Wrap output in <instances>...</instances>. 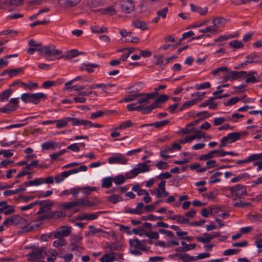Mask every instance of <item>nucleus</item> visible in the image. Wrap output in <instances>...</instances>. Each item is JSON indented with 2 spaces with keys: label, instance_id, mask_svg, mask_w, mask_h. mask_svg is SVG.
<instances>
[{
  "label": "nucleus",
  "instance_id": "nucleus-41",
  "mask_svg": "<svg viewBox=\"0 0 262 262\" xmlns=\"http://www.w3.org/2000/svg\"><path fill=\"white\" fill-rule=\"evenodd\" d=\"M82 238V235L80 233L77 234H72L71 236V242L73 245L77 247V245L81 242Z\"/></svg>",
  "mask_w": 262,
  "mask_h": 262
},
{
  "label": "nucleus",
  "instance_id": "nucleus-51",
  "mask_svg": "<svg viewBox=\"0 0 262 262\" xmlns=\"http://www.w3.org/2000/svg\"><path fill=\"white\" fill-rule=\"evenodd\" d=\"M133 25L135 27L140 29L142 30H145L147 29L146 24L143 21L136 20L133 22Z\"/></svg>",
  "mask_w": 262,
  "mask_h": 262
},
{
  "label": "nucleus",
  "instance_id": "nucleus-50",
  "mask_svg": "<svg viewBox=\"0 0 262 262\" xmlns=\"http://www.w3.org/2000/svg\"><path fill=\"white\" fill-rule=\"evenodd\" d=\"M91 28L92 32L97 33L106 32L108 30L107 28L106 27H101L96 25L92 26Z\"/></svg>",
  "mask_w": 262,
  "mask_h": 262
},
{
  "label": "nucleus",
  "instance_id": "nucleus-5",
  "mask_svg": "<svg viewBox=\"0 0 262 262\" xmlns=\"http://www.w3.org/2000/svg\"><path fill=\"white\" fill-rule=\"evenodd\" d=\"M149 165H147L145 163H139L136 167L125 173V178L128 179L134 178L139 173L147 172L149 171Z\"/></svg>",
  "mask_w": 262,
  "mask_h": 262
},
{
  "label": "nucleus",
  "instance_id": "nucleus-24",
  "mask_svg": "<svg viewBox=\"0 0 262 262\" xmlns=\"http://www.w3.org/2000/svg\"><path fill=\"white\" fill-rule=\"evenodd\" d=\"M134 125V123L131 120H127L121 122L117 126L112 128V130H124L133 127Z\"/></svg>",
  "mask_w": 262,
  "mask_h": 262
},
{
  "label": "nucleus",
  "instance_id": "nucleus-4",
  "mask_svg": "<svg viewBox=\"0 0 262 262\" xmlns=\"http://www.w3.org/2000/svg\"><path fill=\"white\" fill-rule=\"evenodd\" d=\"M38 52L43 56H46L48 61H54L58 56L61 54V51L55 49L54 46H46L39 48Z\"/></svg>",
  "mask_w": 262,
  "mask_h": 262
},
{
  "label": "nucleus",
  "instance_id": "nucleus-20",
  "mask_svg": "<svg viewBox=\"0 0 262 262\" xmlns=\"http://www.w3.org/2000/svg\"><path fill=\"white\" fill-rule=\"evenodd\" d=\"M190 6L192 12L198 13L202 16L206 15L208 12V8L207 7H201L193 4H191Z\"/></svg>",
  "mask_w": 262,
  "mask_h": 262
},
{
  "label": "nucleus",
  "instance_id": "nucleus-15",
  "mask_svg": "<svg viewBox=\"0 0 262 262\" xmlns=\"http://www.w3.org/2000/svg\"><path fill=\"white\" fill-rule=\"evenodd\" d=\"M71 232V227L64 226L54 233V237L56 238H63L68 236Z\"/></svg>",
  "mask_w": 262,
  "mask_h": 262
},
{
  "label": "nucleus",
  "instance_id": "nucleus-32",
  "mask_svg": "<svg viewBox=\"0 0 262 262\" xmlns=\"http://www.w3.org/2000/svg\"><path fill=\"white\" fill-rule=\"evenodd\" d=\"M20 87H23L25 91H32L35 90L38 87L37 83L29 82L28 83L21 82Z\"/></svg>",
  "mask_w": 262,
  "mask_h": 262
},
{
  "label": "nucleus",
  "instance_id": "nucleus-49",
  "mask_svg": "<svg viewBox=\"0 0 262 262\" xmlns=\"http://www.w3.org/2000/svg\"><path fill=\"white\" fill-rule=\"evenodd\" d=\"M113 182V179L112 177H105L102 179V186L108 188L112 186Z\"/></svg>",
  "mask_w": 262,
  "mask_h": 262
},
{
  "label": "nucleus",
  "instance_id": "nucleus-27",
  "mask_svg": "<svg viewBox=\"0 0 262 262\" xmlns=\"http://www.w3.org/2000/svg\"><path fill=\"white\" fill-rule=\"evenodd\" d=\"M145 237H148L149 244H152V239H158L159 237V233L157 231H147L146 232Z\"/></svg>",
  "mask_w": 262,
  "mask_h": 262
},
{
  "label": "nucleus",
  "instance_id": "nucleus-44",
  "mask_svg": "<svg viewBox=\"0 0 262 262\" xmlns=\"http://www.w3.org/2000/svg\"><path fill=\"white\" fill-rule=\"evenodd\" d=\"M250 177V174L247 172H244L243 173H241L236 177L233 178L231 180V183H236L239 182L242 179H249Z\"/></svg>",
  "mask_w": 262,
  "mask_h": 262
},
{
  "label": "nucleus",
  "instance_id": "nucleus-19",
  "mask_svg": "<svg viewBox=\"0 0 262 262\" xmlns=\"http://www.w3.org/2000/svg\"><path fill=\"white\" fill-rule=\"evenodd\" d=\"M89 231L88 233L85 234V235H93L97 233H101L100 236L104 237H106L108 234L106 232L104 231L101 228H97L94 226H90L89 227Z\"/></svg>",
  "mask_w": 262,
  "mask_h": 262
},
{
  "label": "nucleus",
  "instance_id": "nucleus-28",
  "mask_svg": "<svg viewBox=\"0 0 262 262\" xmlns=\"http://www.w3.org/2000/svg\"><path fill=\"white\" fill-rule=\"evenodd\" d=\"M98 217L97 213H83L78 216V219L80 220L92 221L96 220Z\"/></svg>",
  "mask_w": 262,
  "mask_h": 262
},
{
  "label": "nucleus",
  "instance_id": "nucleus-52",
  "mask_svg": "<svg viewBox=\"0 0 262 262\" xmlns=\"http://www.w3.org/2000/svg\"><path fill=\"white\" fill-rule=\"evenodd\" d=\"M256 57V55L255 54H251L246 57L245 63H242L241 67H244L245 66L247 65V63H251L253 62H258V61H254V59Z\"/></svg>",
  "mask_w": 262,
  "mask_h": 262
},
{
  "label": "nucleus",
  "instance_id": "nucleus-38",
  "mask_svg": "<svg viewBox=\"0 0 262 262\" xmlns=\"http://www.w3.org/2000/svg\"><path fill=\"white\" fill-rule=\"evenodd\" d=\"M68 117H64L61 119L55 120V123H56V127L57 128H62L67 126L68 124Z\"/></svg>",
  "mask_w": 262,
  "mask_h": 262
},
{
  "label": "nucleus",
  "instance_id": "nucleus-2",
  "mask_svg": "<svg viewBox=\"0 0 262 262\" xmlns=\"http://www.w3.org/2000/svg\"><path fill=\"white\" fill-rule=\"evenodd\" d=\"M129 252L135 256H140L143 252L147 253L150 247L147 246L144 241H140L137 238H134L129 240Z\"/></svg>",
  "mask_w": 262,
  "mask_h": 262
},
{
  "label": "nucleus",
  "instance_id": "nucleus-9",
  "mask_svg": "<svg viewBox=\"0 0 262 262\" xmlns=\"http://www.w3.org/2000/svg\"><path fill=\"white\" fill-rule=\"evenodd\" d=\"M165 181H161L159 183L158 187L152 192L156 195L157 198L165 197L169 194V192L166 191L165 189Z\"/></svg>",
  "mask_w": 262,
  "mask_h": 262
},
{
  "label": "nucleus",
  "instance_id": "nucleus-12",
  "mask_svg": "<svg viewBox=\"0 0 262 262\" xmlns=\"http://www.w3.org/2000/svg\"><path fill=\"white\" fill-rule=\"evenodd\" d=\"M15 212L14 206L9 205L6 201L0 202V213H4L5 215H9Z\"/></svg>",
  "mask_w": 262,
  "mask_h": 262
},
{
  "label": "nucleus",
  "instance_id": "nucleus-31",
  "mask_svg": "<svg viewBox=\"0 0 262 262\" xmlns=\"http://www.w3.org/2000/svg\"><path fill=\"white\" fill-rule=\"evenodd\" d=\"M76 206L80 207H90L92 206L91 202L85 198H80L76 200Z\"/></svg>",
  "mask_w": 262,
  "mask_h": 262
},
{
  "label": "nucleus",
  "instance_id": "nucleus-10",
  "mask_svg": "<svg viewBox=\"0 0 262 262\" xmlns=\"http://www.w3.org/2000/svg\"><path fill=\"white\" fill-rule=\"evenodd\" d=\"M120 8L122 12L128 14L135 10V7L132 0H121Z\"/></svg>",
  "mask_w": 262,
  "mask_h": 262
},
{
  "label": "nucleus",
  "instance_id": "nucleus-18",
  "mask_svg": "<svg viewBox=\"0 0 262 262\" xmlns=\"http://www.w3.org/2000/svg\"><path fill=\"white\" fill-rule=\"evenodd\" d=\"M226 23V20L223 17L214 18L212 20V27L215 30L216 34L219 33V29L224 27Z\"/></svg>",
  "mask_w": 262,
  "mask_h": 262
},
{
  "label": "nucleus",
  "instance_id": "nucleus-47",
  "mask_svg": "<svg viewBox=\"0 0 262 262\" xmlns=\"http://www.w3.org/2000/svg\"><path fill=\"white\" fill-rule=\"evenodd\" d=\"M228 138L230 142L233 143L240 139V134L238 132H233L227 134Z\"/></svg>",
  "mask_w": 262,
  "mask_h": 262
},
{
  "label": "nucleus",
  "instance_id": "nucleus-6",
  "mask_svg": "<svg viewBox=\"0 0 262 262\" xmlns=\"http://www.w3.org/2000/svg\"><path fill=\"white\" fill-rule=\"evenodd\" d=\"M37 205H40L39 210L36 213V216L34 221H37V218L40 216L50 213L53 203L50 200L36 201Z\"/></svg>",
  "mask_w": 262,
  "mask_h": 262
},
{
  "label": "nucleus",
  "instance_id": "nucleus-58",
  "mask_svg": "<svg viewBox=\"0 0 262 262\" xmlns=\"http://www.w3.org/2000/svg\"><path fill=\"white\" fill-rule=\"evenodd\" d=\"M144 204L142 202L139 203L137 205L135 210L132 211V213L134 214H140L143 213L142 210L144 208Z\"/></svg>",
  "mask_w": 262,
  "mask_h": 262
},
{
  "label": "nucleus",
  "instance_id": "nucleus-40",
  "mask_svg": "<svg viewBox=\"0 0 262 262\" xmlns=\"http://www.w3.org/2000/svg\"><path fill=\"white\" fill-rule=\"evenodd\" d=\"M181 143L174 142L170 146H167L165 148V152H173L176 150H180L181 149Z\"/></svg>",
  "mask_w": 262,
  "mask_h": 262
},
{
  "label": "nucleus",
  "instance_id": "nucleus-11",
  "mask_svg": "<svg viewBox=\"0 0 262 262\" xmlns=\"http://www.w3.org/2000/svg\"><path fill=\"white\" fill-rule=\"evenodd\" d=\"M232 196H238L244 195L247 193L246 186L241 184H237L230 188Z\"/></svg>",
  "mask_w": 262,
  "mask_h": 262
},
{
  "label": "nucleus",
  "instance_id": "nucleus-23",
  "mask_svg": "<svg viewBox=\"0 0 262 262\" xmlns=\"http://www.w3.org/2000/svg\"><path fill=\"white\" fill-rule=\"evenodd\" d=\"M23 70L21 68L7 70L2 72L1 73V76H4L5 75L7 74L9 75V77H13L18 75L23 71Z\"/></svg>",
  "mask_w": 262,
  "mask_h": 262
},
{
  "label": "nucleus",
  "instance_id": "nucleus-3",
  "mask_svg": "<svg viewBox=\"0 0 262 262\" xmlns=\"http://www.w3.org/2000/svg\"><path fill=\"white\" fill-rule=\"evenodd\" d=\"M66 214L61 211H56L55 212H50L43 216H40L37 218V221H32L28 224L29 230L35 229L39 227L42 223L43 221L50 218L57 219L63 217Z\"/></svg>",
  "mask_w": 262,
  "mask_h": 262
},
{
  "label": "nucleus",
  "instance_id": "nucleus-25",
  "mask_svg": "<svg viewBox=\"0 0 262 262\" xmlns=\"http://www.w3.org/2000/svg\"><path fill=\"white\" fill-rule=\"evenodd\" d=\"M59 145L58 142H55L52 140H49L47 142L43 143L41 145V147L42 150H49L50 149H55Z\"/></svg>",
  "mask_w": 262,
  "mask_h": 262
},
{
  "label": "nucleus",
  "instance_id": "nucleus-60",
  "mask_svg": "<svg viewBox=\"0 0 262 262\" xmlns=\"http://www.w3.org/2000/svg\"><path fill=\"white\" fill-rule=\"evenodd\" d=\"M248 157L250 162L256 160H262V152L253 154L249 156Z\"/></svg>",
  "mask_w": 262,
  "mask_h": 262
},
{
  "label": "nucleus",
  "instance_id": "nucleus-8",
  "mask_svg": "<svg viewBox=\"0 0 262 262\" xmlns=\"http://www.w3.org/2000/svg\"><path fill=\"white\" fill-rule=\"evenodd\" d=\"M128 160L123 155L117 153L110 157L107 159V162L110 164H125L127 163Z\"/></svg>",
  "mask_w": 262,
  "mask_h": 262
},
{
  "label": "nucleus",
  "instance_id": "nucleus-64",
  "mask_svg": "<svg viewBox=\"0 0 262 262\" xmlns=\"http://www.w3.org/2000/svg\"><path fill=\"white\" fill-rule=\"evenodd\" d=\"M156 166L159 169H166L169 167L168 163L163 161H158L156 164Z\"/></svg>",
  "mask_w": 262,
  "mask_h": 262
},
{
  "label": "nucleus",
  "instance_id": "nucleus-33",
  "mask_svg": "<svg viewBox=\"0 0 262 262\" xmlns=\"http://www.w3.org/2000/svg\"><path fill=\"white\" fill-rule=\"evenodd\" d=\"M115 258V254L114 252L107 253L100 258V261L101 262H113Z\"/></svg>",
  "mask_w": 262,
  "mask_h": 262
},
{
  "label": "nucleus",
  "instance_id": "nucleus-22",
  "mask_svg": "<svg viewBox=\"0 0 262 262\" xmlns=\"http://www.w3.org/2000/svg\"><path fill=\"white\" fill-rule=\"evenodd\" d=\"M238 36V33L237 32H234L233 33H226L222 35H220L218 37L214 38L213 41L214 42H222L229 39L233 38Z\"/></svg>",
  "mask_w": 262,
  "mask_h": 262
},
{
  "label": "nucleus",
  "instance_id": "nucleus-62",
  "mask_svg": "<svg viewBox=\"0 0 262 262\" xmlns=\"http://www.w3.org/2000/svg\"><path fill=\"white\" fill-rule=\"evenodd\" d=\"M240 100V99L238 97H233L229 99L227 102L225 103V105L226 106H231L233 105L236 103H237Z\"/></svg>",
  "mask_w": 262,
  "mask_h": 262
},
{
  "label": "nucleus",
  "instance_id": "nucleus-34",
  "mask_svg": "<svg viewBox=\"0 0 262 262\" xmlns=\"http://www.w3.org/2000/svg\"><path fill=\"white\" fill-rule=\"evenodd\" d=\"M147 230L144 229L142 227H138L136 228H134L132 230V231L129 232H128V235H131L132 233L138 235L141 237H145L146 232Z\"/></svg>",
  "mask_w": 262,
  "mask_h": 262
},
{
  "label": "nucleus",
  "instance_id": "nucleus-48",
  "mask_svg": "<svg viewBox=\"0 0 262 262\" xmlns=\"http://www.w3.org/2000/svg\"><path fill=\"white\" fill-rule=\"evenodd\" d=\"M107 200L113 204H116L118 202L122 201L123 199L121 195L120 194H113L109 196L107 198Z\"/></svg>",
  "mask_w": 262,
  "mask_h": 262
},
{
  "label": "nucleus",
  "instance_id": "nucleus-45",
  "mask_svg": "<svg viewBox=\"0 0 262 262\" xmlns=\"http://www.w3.org/2000/svg\"><path fill=\"white\" fill-rule=\"evenodd\" d=\"M169 219L176 220L178 224H186L189 222V220L181 215H174L169 217Z\"/></svg>",
  "mask_w": 262,
  "mask_h": 262
},
{
  "label": "nucleus",
  "instance_id": "nucleus-21",
  "mask_svg": "<svg viewBox=\"0 0 262 262\" xmlns=\"http://www.w3.org/2000/svg\"><path fill=\"white\" fill-rule=\"evenodd\" d=\"M46 99V95L42 93H36L32 94L31 103L37 104L41 101H45Z\"/></svg>",
  "mask_w": 262,
  "mask_h": 262
},
{
  "label": "nucleus",
  "instance_id": "nucleus-56",
  "mask_svg": "<svg viewBox=\"0 0 262 262\" xmlns=\"http://www.w3.org/2000/svg\"><path fill=\"white\" fill-rule=\"evenodd\" d=\"M21 100L26 103H31L32 94L23 93L20 96Z\"/></svg>",
  "mask_w": 262,
  "mask_h": 262
},
{
  "label": "nucleus",
  "instance_id": "nucleus-61",
  "mask_svg": "<svg viewBox=\"0 0 262 262\" xmlns=\"http://www.w3.org/2000/svg\"><path fill=\"white\" fill-rule=\"evenodd\" d=\"M219 166V164L215 160H208L206 163L205 166L208 169L216 167Z\"/></svg>",
  "mask_w": 262,
  "mask_h": 262
},
{
  "label": "nucleus",
  "instance_id": "nucleus-16",
  "mask_svg": "<svg viewBox=\"0 0 262 262\" xmlns=\"http://www.w3.org/2000/svg\"><path fill=\"white\" fill-rule=\"evenodd\" d=\"M245 76L246 77L245 81L247 83H254L259 81L258 74L256 71L254 70H251L249 71L246 73Z\"/></svg>",
  "mask_w": 262,
  "mask_h": 262
},
{
  "label": "nucleus",
  "instance_id": "nucleus-42",
  "mask_svg": "<svg viewBox=\"0 0 262 262\" xmlns=\"http://www.w3.org/2000/svg\"><path fill=\"white\" fill-rule=\"evenodd\" d=\"M229 46L234 50L243 49L244 47V44L238 40H233L230 41L229 43Z\"/></svg>",
  "mask_w": 262,
  "mask_h": 262
},
{
  "label": "nucleus",
  "instance_id": "nucleus-7",
  "mask_svg": "<svg viewBox=\"0 0 262 262\" xmlns=\"http://www.w3.org/2000/svg\"><path fill=\"white\" fill-rule=\"evenodd\" d=\"M47 253L45 251V248L35 250L27 254L26 256L27 259L29 261H35L38 260V261L41 262L42 259H45V255Z\"/></svg>",
  "mask_w": 262,
  "mask_h": 262
},
{
  "label": "nucleus",
  "instance_id": "nucleus-59",
  "mask_svg": "<svg viewBox=\"0 0 262 262\" xmlns=\"http://www.w3.org/2000/svg\"><path fill=\"white\" fill-rule=\"evenodd\" d=\"M211 84L209 82H205L195 85L194 88L196 90H205L210 87Z\"/></svg>",
  "mask_w": 262,
  "mask_h": 262
},
{
  "label": "nucleus",
  "instance_id": "nucleus-54",
  "mask_svg": "<svg viewBox=\"0 0 262 262\" xmlns=\"http://www.w3.org/2000/svg\"><path fill=\"white\" fill-rule=\"evenodd\" d=\"M138 98V94H130L125 96V97L121 100L122 102H128L137 99Z\"/></svg>",
  "mask_w": 262,
  "mask_h": 262
},
{
  "label": "nucleus",
  "instance_id": "nucleus-57",
  "mask_svg": "<svg viewBox=\"0 0 262 262\" xmlns=\"http://www.w3.org/2000/svg\"><path fill=\"white\" fill-rule=\"evenodd\" d=\"M12 91L10 89H8L3 92L0 95V100L2 102L4 101L7 99L11 95Z\"/></svg>",
  "mask_w": 262,
  "mask_h": 262
},
{
  "label": "nucleus",
  "instance_id": "nucleus-36",
  "mask_svg": "<svg viewBox=\"0 0 262 262\" xmlns=\"http://www.w3.org/2000/svg\"><path fill=\"white\" fill-rule=\"evenodd\" d=\"M42 181V178H38L33 180L26 181L24 183V184L26 186H37L43 184Z\"/></svg>",
  "mask_w": 262,
  "mask_h": 262
},
{
  "label": "nucleus",
  "instance_id": "nucleus-39",
  "mask_svg": "<svg viewBox=\"0 0 262 262\" xmlns=\"http://www.w3.org/2000/svg\"><path fill=\"white\" fill-rule=\"evenodd\" d=\"M169 123L168 120H163L160 121L155 122L150 124L143 125L142 126H154L156 128H159L166 125Z\"/></svg>",
  "mask_w": 262,
  "mask_h": 262
},
{
  "label": "nucleus",
  "instance_id": "nucleus-29",
  "mask_svg": "<svg viewBox=\"0 0 262 262\" xmlns=\"http://www.w3.org/2000/svg\"><path fill=\"white\" fill-rule=\"evenodd\" d=\"M199 32L203 33L205 36H210L211 35L216 34L215 30L212 26H207L204 29H200Z\"/></svg>",
  "mask_w": 262,
  "mask_h": 262
},
{
  "label": "nucleus",
  "instance_id": "nucleus-13",
  "mask_svg": "<svg viewBox=\"0 0 262 262\" xmlns=\"http://www.w3.org/2000/svg\"><path fill=\"white\" fill-rule=\"evenodd\" d=\"M144 84L142 82H136L130 85L125 89V92L129 94H139L144 87Z\"/></svg>",
  "mask_w": 262,
  "mask_h": 262
},
{
  "label": "nucleus",
  "instance_id": "nucleus-55",
  "mask_svg": "<svg viewBox=\"0 0 262 262\" xmlns=\"http://www.w3.org/2000/svg\"><path fill=\"white\" fill-rule=\"evenodd\" d=\"M168 98L169 97L167 95L165 94L161 95L156 99L154 103L157 105L158 107L159 103H162L166 102L168 99Z\"/></svg>",
  "mask_w": 262,
  "mask_h": 262
},
{
  "label": "nucleus",
  "instance_id": "nucleus-1",
  "mask_svg": "<svg viewBox=\"0 0 262 262\" xmlns=\"http://www.w3.org/2000/svg\"><path fill=\"white\" fill-rule=\"evenodd\" d=\"M212 74L217 77L223 82L234 80L245 76L246 71H229L226 67H221L214 69Z\"/></svg>",
  "mask_w": 262,
  "mask_h": 262
},
{
  "label": "nucleus",
  "instance_id": "nucleus-63",
  "mask_svg": "<svg viewBox=\"0 0 262 262\" xmlns=\"http://www.w3.org/2000/svg\"><path fill=\"white\" fill-rule=\"evenodd\" d=\"M168 11V8L167 7H165L163 9L158 11L157 14L158 16V17H161L163 19H164L166 17Z\"/></svg>",
  "mask_w": 262,
  "mask_h": 262
},
{
  "label": "nucleus",
  "instance_id": "nucleus-30",
  "mask_svg": "<svg viewBox=\"0 0 262 262\" xmlns=\"http://www.w3.org/2000/svg\"><path fill=\"white\" fill-rule=\"evenodd\" d=\"M223 173L222 172L217 171L214 172L210 177L209 180L208 181L209 184H214L219 183L221 181V177L222 176Z\"/></svg>",
  "mask_w": 262,
  "mask_h": 262
},
{
  "label": "nucleus",
  "instance_id": "nucleus-17",
  "mask_svg": "<svg viewBox=\"0 0 262 262\" xmlns=\"http://www.w3.org/2000/svg\"><path fill=\"white\" fill-rule=\"evenodd\" d=\"M45 251L47 253L45 257L47 256V258L46 260L42 259L41 262H54L57 255V251L53 249H50L48 250L46 248H45Z\"/></svg>",
  "mask_w": 262,
  "mask_h": 262
},
{
  "label": "nucleus",
  "instance_id": "nucleus-43",
  "mask_svg": "<svg viewBox=\"0 0 262 262\" xmlns=\"http://www.w3.org/2000/svg\"><path fill=\"white\" fill-rule=\"evenodd\" d=\"M67 178H68L67 173L64 171L55 176V177H54V179L56 184H59L62 182Z\"/></svg>",
  "mask_w": 262,
  "mask_h": 262
},
{
  "label": "nucleus",
  "instance_id": "nucleus-14",
  "mask_svg": "<svg viewBox=\"0 0 262 262\" xmlns=\"http://www.w3.org/2000/svg\"><path fill=\"white\" fill-rule=\"evenodd\" d=\"M157 95L156 93L138 94V97H141L137 102L138 104L147 103L149 100L153 99Z\"/></svg>",
  "mask_w": 262,
  "mask_h": 262
},
{
  "label": "nucleus",
  "instance_id": "nucleus-26",
  "mask_svg": "<svg viewBox=\"0 0 262 262\" xmlns=\"http://www.w3.org/2000/svg\"><path fill=\"white\" fill-rule=\"evenodd\" d=\"M174 255L183 262H190L194 260V257L190 256L186 253H176Z\"/></svg>",
  "mask_w": 262,
  "mask_h": 262
},
{
  "label": "nucleus",
  "instance_id": "nucleus-46",
  "mask_svg": "<svg viewBox=\"0 0 262 262\" xmlns=\"http://www.w3.org/2000/svg\"><path fill=\"white\" fill-rule=\"evenodd\" d=\"M181 244L182 246V250L184 252L189 251L194 249L196 247V244H187L184 241H182Z\"/></svg>",
  "mask_w": 262,
  "mask_h": 262
},
{
  "label": "nucleus",
  "instance_id": "nucleus-35",
  "mask_svg": "<svg viewBox=\"0 0 262 262\" xmlns=\"http://www.w3.org/2000/svg\"><path fill=\"white\" fill-rule=\"evenodd\" d=\"M81 0H59V4L64 7L75 6L80 2Z\"/></svg>",
  "mask_w": 262,
  "mask_h": 262
},
{
  "label": "nucleus",
  "instance_id": "nucleus-37",
  "mask_svg": "<svg viewBox=\"0 0 262 262\" xmlns=\"http://www.w3.org/2000/svg\"><path fill=\"white\" fill-rule=\"evenodd\" d=\"M140 111L143 114H147L150 113L152 110L157 107V105L153 103L151 105L145 106L143 105H140Z\"/></svg>",
  "mask_w": 262,
  "mask_h": 262
},
{
  "label": "nucleus",
  "instance_id": "nucleus-53",
  "mask_svg": "<svg viewBox=\"0 0 262 262\" xmlns=\"http://www.w3.org/2000/svg\"><path fill=\"white\" fill-rule=\"evenodd\" d=\"M113 182L116 185H121L123 184L125 181V178L122 174L117 175L115 177H112Z\"/></svg>",
  "mask_w": 262,
  "mask_h": 262
}]
</instances>
